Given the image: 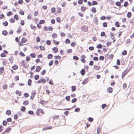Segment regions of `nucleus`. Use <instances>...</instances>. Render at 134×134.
I'll list each match as a JSON object with an SVG mask.
<instances>
[{
	"mask_svg": "<svg viewBox=\"0 0 134 134\" xmlns=\"http://www.w3.org/2000/svg\"><path fill=\"white\" fill-rule=\"evenodd\" d=\"M41 69V67L40 66H37L35 71L37 72H39Z\"/></svg>",
	"mask_w": 134,
	"mask_h": 134,
	"instance_id": "6e6552de",
	"label": "nucleus"
},
{
	"mask_svg": "<svg viewBox=\"0 0 134 134\" xmlns=\"http://www.w3.org/2000/svg\"><path fill=\"white\" fill-rule=\"evenodd\" d=\"M98 4V2L96 1H92V5H97Z\"/></svg>",
	"mask_w": 134,
	"mask_h": 134,
	"instance_id": "79ce46f5",
	"label": "nucleus"
},
{
	"mask_svg": "<svg viewBox=\"0 0 134 134\" xmlns=\"http://www.w3.org/2000/svg\"><path fill=\"white\" fill-rule=\"evenodd\" d=\"M45 22V21L44 20H41L40 21L39 23L40 24H43Z\"/></svg>",
	"mask_w": 134,
	"mask_h": 134,
	"instance_id": "bf43d9fd",
	"label": "nucleus"
},
{
	"mask_svg": "<svg viewBox=\"0 0 134 134\" xmlns=\"http://www.w3.org/2000/svg\"><path fill=\"white\" fill-rule=\"evenodd\" d=\"M30 55L32 58H34L36 57V54L35 53H31Z\"/></svg>",
	"mask_w": 134,
	"mask_h": 134,
	"instance_id": "aec40b11",
	"label": "nucleus"
},
{
	"mask_svg": "<svg viewBox=\"0 0 134 134\" xmlns=\"http://www.w3.org/2000/svg\"><path fill=\"white\" fill-rule=\"evenodd\" d=\"M86 9V8L84 7L83 6H82L81 7V10L82 12H84Z\"/></svg>",
	"mask_w": 134,
	"mask_h": 134,
	"instance_id": "cd10ccee",
	"label": "nucleus"
},
{
	"mask_svg": "<svg viewBox=\"0 0 134 134\" xmlns=\"http://www.w3.org/2000/svg\"><path fill=\"white\" fill-rule=\"evenodd\" d=\"M91 11L93 13H94L96 12V8L95 7H93L92 8Z\"/></svg>",
	"mask_w": 134,
	"mask_h": 134,
	"instance_id": "393cba45",
	"label": "nucleus"
},
{
	"mask_svg": "<svg viewBox=\"0 0 134 134\" xmlns=\"http://www.w3.org/2000/svg\"><path fill=\"white\" fill-rule=\"evenodd\" d=\"M27 41V40L25 38L23 37L21 39V42L22 43H25Z\"/></svg>",
	"mask_w": 134,
	"mask_h": 134,
	"instance_id": "f8f14e48",
	"label": "nucleus"
},
{
	"mask_svg": "<svg viewBox=\"0 0 134 134\" xmlns=\"http://www.w3.org/2000/svg\"><path fill=\"white\" fill-rule=\"evenodd\" d=\"M115 25L117 27H119L120 26L119 23L118 21H116L115 23Z\"/></svg>",
	"mask_w": 134,
	"mask_h": 134,
	"instance_id": "c85d7f7f",
	"label": "nucleus"
},
{
	"mask_svg": "<svg viewBox=\"0 0 134 134\" xmlns=\"http://www.w3.org/2000/svg\"><path fill=\"white\" fill-rule=\"evenodd\" d=\"M130 70V68H129L128 70L127 69L124 71L123 72H122V79L127 74Z\"/></svg>",
	"mask_w": 134,
	"mask_h": 134,
	"instance_id": "f257e3e1",
	"label": "nucleus"
},
{
	"mask_svg": "<svg viewBox=\"0 0 134 134\" xmlns=\"http://www.w3.org/2000/svg\"><path fill=\"white\" fill-rule=\"evenodd\" d=\"M77 100V99L76 98H75L71 100V102L72 103H74Z\"/></svg>",
	"mask_w": 134,
	"mask_h": 134,
	"instance_id": "c03bdc74",
	"label": "nucleus"
},
{
	"mask_svg": "<svg viewBox=\"0 0 134 134\" xmlns=\"http://www.w3.org/2000/svg\"><path fill=\"white\" fill-rule=\"evenodd\" d=\"M82 30L85 32H86L87 31L88 27L86 26H83L81 27Z\"/></svg>",
	"mask_w": 134,
	"mask_h": 134,
	"instance_id": "20e7f679",
	"label": "nucleus"
},
{
	"mask_svg": "<svg viewBox=\"0 0 134 134\" xmlns=\"http://www.w3.org/2000/svg\"><path fill=\"white\" fill-rule=\"evenodd\" d=\"M104 58V57L102 55H101L99 57V60H103Z\"/></svg>",
	"mask_w": 134,
	"mask_h": 134,
	"instance_id": "a18cd8bd",
	"label": "nucleus"
},
{
	"mask_svg": "<svg viewBox=\"0 0 134 134\" xmlns=\"http://www.w3.org/2000/svg\"><path fill=\"white\" fill-rule=\"evenodd\" d=\"M4 71V68L3 67H2L0 68V72L2 74L3 73Z\"/></svg>",
	"mask_w": 134,
	"mask_h": 134,
	"instance_id": "a19ab883",
	"label": "nucleus"
},
{
	"mask_svg": "<svg viewBox=\"0 0 134 134\" xmlns=\"http://www.w3.org/2000/svg\"><path fill=\"white\" fill-rule=\"evenodd\" d=\"M28 113L29 114L33 115L34 114V111L32 110H29L28 111Z\"/></svg>",
	"mask_w": 134,
	"mask_h": 134,
	"instance_id": "69168bd1",
	"label": "nucleus"
},
{
	"mask_svg": "<svg viewBox=\"0 0 134 134\" xmlns=\"http://www.w3.org/2000/svg\"><path fill=\"white\" fill-rule=\"evenodd\" d=\"M89 77H88L86 79H85L82 82V84L83 85H85L87 83L88 81Z\"/></svg>",
	"mask_w": 134,
	"mask_h": 134,
	"instance_id": "39448f33",
	"label": "nucleus"
},
{
	"mask_svg": "<svg viewBox=\"0 0 134 134\" xmlns=\"http://www.w3.org/2000/svg\"><path fill=\"white\" fill-rule=\"evenodd\" d=\"M71 89L72 91H74L76 89V88L75 86H73L71 87Z\"/></svg>",
	"mask_w": 134,
	"mask_h": 134,
	"instance_id": "c756f323",
	"label": "nucleus"
},
{
	"mask_svg": "<svg viewBox=\"0 0 134 134\" xmlns=\"http://www.w3.org/2000/svg\"><path fill=\"white\" fill-rule=\"evenodd\" d=\"M70 41L69 39L68 38H67L65 40V43L67 44H69L70 43Z\"/></svg>",
	"mask_w": 134,
	"mask_h": 134,
	"instance_id": "8fccbe9b",
	"label": "nucleus"
},
{
	"mask_svg": "<svg viewBox=\"0 0 134 134\" xmlns=\"http://www.w3.org/2000/svg\"><path fill=\"white\" fill-rule=\"evenodd\" d=\"M93 120V119L91 117H89L88 118V121L90 122H92Z\"/></svg>",
	"mask_w": 134,
	"mask_h": 134,
	"instance_id": "09e8293b",
	"label": "nucleus"
},
{
	"mask_svg": "<svg viewBox=\"0 0 134 134\" xmlns=\"http://www.w3.org/2000/svg\"><path fill=\"white\" fill-rule=\"evenodd\" d=\"M40 48L41 51H45V48L44 47L42 46H40L39 47Z\"/></svg>",
	"mask_w": 134,
	"mask_h": 134,
	"instance_id": "6ab92c4d",
	"label": "nucleus"
},
{
	"mask_svg": "<svg viewBox=\"0 0 134 134\" xmlns=\"http://www.w3.org/2000/svg\"><path fill=\"white\" fill-rule=\"evenodd\" d=\"M52 50L55 53H57L58 51V48L56 47L53 48L52 49Z\"/></svg>",
	"mask_w": 134,
	"mask_h": 134,
	"instance_id": "0eeeda50",
	"label": "nucleus"
},
{
	"mask_svg": "<svg viewBox=\"0 0 134 134\" xmlns=\"http://www.w3.org/2000/svg\"><path fill=\"white\" fill-rule=\"evenodd\" d=\"M9 21L11 23H14L15 22V20L13 18H12L9 20Z\"/></svg>",
	"mask_w": 134,
	"mask_h": 134,
	"instance_id": "13d9d810",
	"label": "nucleus"
},
{
	"mask_svg": "<svg viewBox=\"0 0 134 134\" xmlns=\"http://www.w3.org/2000/svg\"><path fill=\"white\" fill-rule=\"evenodd\" d=\"M53 57V55L52 54H49L47 55V58L48 59H52Z\"/></svg>",
	"mask_w": 134,
	"mask_h": 134,
	"instance_id": "4468645a",
	"label": "nucleus"
},
{
	"mask_svg": "<svg viewBox=\"0 0 134 134\" xmlns=\"http://www.w3.org/2000/svg\"><path fill=\"white\" fill-rule=\"evenodd\" d=\"M32 80L31 79H29L27 82V84L28 85L30 86L31 85V83L32 82Z\"/></svg>",
	"mask_w": 134,
	"mask_h": 134,
	"instance_id": "b1692460",
	"label": "nucleus"
},
{
	"mask_svg": "<svg viewBox=\"0 0 134 134\" xmlns=\"http://www.w3.org/2000/svg\"><path fill=\"white\" fill-rule=\"evenodd\" d=\"M26 108V107L24 106H23L20 109V110L24 112L25 111Z\"/></svg>",
	"mask_w": 134,
	"mask_h": 134,
	"instance_id": "4be33fe9",
	"label": "nucleus"
},
{
	"mask_svg": "<svg viewBox=\"0 0 134 134\" xmlns=\"http://www.w3.org/2000/svg\"><path fill=\"white\" fill-rule=\"evenodd\" d=\"M30 57L29 56H27L26 57V60L27 61H29L30 59Z\"/></svg>",
	"mask_w": 134,
	"mask_h": 134,
	"instance_id": "de8ad7c7",
	"label": "nucleus"
},
{
	"mask_svg": "<svg viewBox=\"0 0 134 134\" xmlns=\"http://www.w3.org/2000/svg\"><path fill=\"white\" fill-rule=\"evenodd\" d=\"M94 22L97 25L98 24V19L97 17H96L94 18Z\"/></svg>",
	"mask_w": 134,
	"mask_h": 134,
	"instance_id": "473e14b6",
	"label": "nucleus"
},
{
	"mask_svg": "<svg viewBox=\"0 0 134 134\" xmlns=\"http://www.w3.org/2000/svg\"><path fill=\"white\" fill-rule=\"evenodd\" d=\"M2 24L5 26H7L8 25V23L7 21H5V22L3 23Z\"/></svg>",
	"mask_w": 134,
	"mask_h": 134,
	"instance_id": "72a5a7b5",
	"label": "nucleus"
},
{
	"mask_svg": "<svg viewBox=\"0 0 134 134\" xmlns=\"http://www.w3.org/2000/svg\"><path fill=\"white\" fill-rule=\"evenodd\" d=\"M23 104L25 105H27L29 104V102L27 100L24 101L23 102Z\"/></svg>",
	"mask_w": 134,
	"mask_h": 134,
	"instance_id": "9b49d317",
	"label": "nucleus"
},
{
	"mask_svg": "<svg viewBox=\"0 0 134 134\" xmlns=\"http://www.w3.org/2000/svg\"><path fill=\"white\" fill-rule=\"evenodd\" d=\"M45 102V101L44 100H41L40 101L38 102L43 105V104L44 103V102Z\"/></svg>",
	"mask_w": 134,
	"mask_h": 134,
	"instance_id": "338daca9",
	"label": "nucleus"
},
{
	"mask_svg": "<svg viewBox=\"0 0 134 134\" xmlns=\"http://www.w3.org/2000/svg\"><path fill=\"white\" fill-rule=\"evenodd\" d=\"M113 88L111 87L108 88L107 89V92L109 93H111L113 92Z\"/></svg>",
	"mask_w": 134,
	"mask_h": 134,
	"instance_id": "423d86ee",
	"label": "nucleus"
},
{
	"mask_svg": "<svg viewBox=\"0 0 134 134\" xmlns=\"http://www.w3.org/2000/svg\"><path fill=\"white\" fill-rule=\"evenodd\" d=\"M14 18L15 19L17 20H18L19 19V18L18 17V15L17 14L15 15L14 16Z\"/></svg>",
	"mask_w": 134,
	"mask_h": 134,
	"instance_id": "ea45409f",
	"label": "nucleus"
},
{
	"mask_svg": "<svg viewBox=\"0 0 134 134\" xmlns=\"http://www.w3.org/2000/svg\"><path fill=\"white\" fill-rule=\"evenodd\" d=\"M73 59L75 60H78L79 59V58L78 57L76 56H74L73 57Z\"/></svg>",
	"mask_w": 134,
	"mask_h": 134,
	"instance_id": "6e6d98bb",
	"label": "nucleus"
},
{
	"mask_svg": "<svg viewBox=\"0 0 134 134\" xmlns=\"http://www.w3.org/2000/svg\"><path fill=\"white\" fill-rule=\"evenodd\" d=\"M52 36L53 39L57 37V35L56 34L54 33L52 35Z\"/></svg>",
	"mask_w": 134,
	"mask_h": 134,
	"instance_id": "5701e85b",
	"label": "nucleus"
},
{
	"mask_svg": "<svg viewBox=\"0 0 134 134\" xmlns=\"http://www.w3.org/2000/svg\"><path fill=\"white\" fill-rule=\"evenodd\" d=\"M128 4H129V3H128V2L127 1H126L124 3V6L125 7H126L127 6Z\"/></svg>",
	"mask_w": 134,
	"mask_h": 134,
	"instance_id": "f704fd0d",
	"label": "nucleus"
},
{
	"mask_svg": "<svg viewBox=\"0 0 134 134\" xmlns=\"http://www.w3.org/2000/svg\"><path fill=\"white\" fill-rule=\"evenodd\" d=\"M26 63L24 62V61L23 60L21 62V64L22 66L25 68H28V65L25 64Z\"/></svg>",
	"mask_w": 134,
	"mask_h": 134,
	"instance_id": "7ed1b4c3",
	"label": "nucleus"
},
{
	"mask_svg": "<svg viewBox=\"0 0 134 134\" xmlns=\"http://www.w3.org/2000/svg\"><path fill=\"white\" fill-rule=\"evenodd\" d=\"M13 13L11 11L9 12L7 14V15L8 16H9L10 15H12Z\"/></svg>",
	"mask_w": 134,
	"mask_h": 134,
	"instance_id": "e433bc0d",
	"label": "nucleus"
},
{
	"mask_svg": "<svg viewBox=\"0 0 134 134\" xmlns=\"http://www.w3.org/2000/svg\"><path fill=\"white\" fill-rule=\"evenodd\" d=\"M66 3L65 2H63L62 4V6L63 7H64L66 5Z\"/></svg>",
	"mask_w": 134,
	"mask_h": 134,
	"instance_id": "680f3d73",
	"label": "nucleus"
},
{
	"mask_svg": "<svg viewBox=\"0 0 134 134\" xmlns=\"http://www.w3.org/2000/svg\"><path fill=\"white\" fill-rule=\"evenodd\" d=\"M60 18L59 17H57L56 18L57 21L59 23H60L61 20H60Z\"/></svg>",
	"mask_w": 134,
	"mask_h": 134,
	"instance_id": "774afa93",
	"label": "nucleus"
},
{
	"mask_svg": "<svg viewBox=\"0 0 134 134\" xmlns=\"http://www.w3.org/2000/svg\"><path fill=\"white\" fill-rule=\"evenodd\" d=\"M70 96H67L65 97V99L67 101H70Z\"/></svg>",
	"mask_w": 134,
	"mask_h": 134,
	"instance_id": "2f4dec72",
	"label": "nucleus"
},
{
	"mask_svg": "<svg viewBox=\"0 0 134 134\" xmlns=\"http://www.w3.org/2000/svg\"><path fill=\"white\" fill-rule=\"evenodd\" d=\"M54 58L55 59H60L61 58V57L59 55H55L54 56Z\"/></svg>",
	"mask_w": 134,
	"mask_h": 134,
	"instance_id": "c9c22d12",
	"label": "nucleus"
},
{
	"mask_svg": "<svg viewBox=\"0 0 134 134\" xmlns=\"http://www.w3.org/2000/svg\"><path fill=\"white\" fill-rule=\"evenodd\" d=\"M132 16V14L130 12H128L127 14V18H130Z\"/></svg>",
	"mask_w": 134,
	"mask_h": 134,
	"instance_id": "2eb2a0df",
	"label": "nucleus"
},
{
	"mask_svg": "<svg viewBox=\"0 0 134 134\" xmlns=\"http://www.w3.org/2000/svg\"><path fill=\"white\" fill-rule=\"evenodd\" d=\"M94 68L96 70H98L100 69V67L99 66H98L97 65H94Z\"/></svg>",
	"mask_w": 134,
	"mask_h": 134,
	"instance_id": "f3484780",
	"label": "nucleus"
},
{
	"mask_svg": "<svg viewBox=\"0 0 134 134\" xmlns=\"http://www.w3.org/2000/svg\"><path fill=\"white\" fill-rule=\"evenodd\" d=\"M100 36L102 37L105 36V32L104 31L102 32L100 34Z\"/></svg>",
	"mask_w": 134,
	"mask_h": 134,
	"instance_id": "3c124183",
	"label": "nucleus"
},
{
	"mask_svg": "<svg viewBox=\"0 0 134 134\" xmlns=\"http://www.w3.org/2000/svg\"><path fill=\"white\" fill-rule=\"evenodd\" d=\"M29 96V94L27 93H25L24 94V96L25 98L28 97Z\"/></svg>",
	"mask_w": 134,
	"mask_h": 134,
	"instance_id": "4d7b16f0",
	"label": "nucleus"
},
{
	"mask_svg": "<svg viewBox=\"0 0 134 134\" xmlns=\"http://www.w3.org/2000/svg\"><path fill=\"white\" fill-rule=\"evenodd\" d=\"M8 32L6 30H3L2 32V34L4 36H6L7 35Z\"/></svg>",
	"mask_w": 134,
	"mask_h": 134,
	"instance_id": "ddd939ff",
	"label": "nucleus"
},
{
	"mask_svg": "<svg viewBox=\"0 0 134 134\" xmlns=\"http://www.w3.org/2000/svg\"><path fill=\"white\" fill-rule=\"evenodd\" d=\"M7 122L6 120H4L2 124L3 126H5L7 125Z\"/></svg>",
	"mask_w": 134,
	"mask_h": 134,
	"instance_id": "37998d69",
	"label": "nucleus"
},
{
	"mask_svg": "<svg viewBox=\"0 0 134 134\" xmlns=\"http://www.w3.org/2000/svg\"><path fill=\"white\" fill-rule=\"evenodd\" d=\"M52 128V126H48L47 127H45L43 128V130H46L48 129H51Z\"/></svg>",
	"mask_w": 134,
	"mask_h": 134,
	"instance_id": "9d476101",
	"label": "nucleus"
},
{
	"mask_svg": "<svg viewBox=\"0 0 134 134\" xmlns=\"http://www.w3.org/2000/svg\"><path fill=\"white\" fill-rule=\"evenodd\" d=\"M40 77V76L38 75H36L34 76V79L35 80H37Z\"/></svg>",
	"mask_w": 134,
	"mask_h": 134,
	"instance_id": "7c9ffc66",
	"label": "nucleus"
},
{
	"mask_svg": "<svg viewBox=\"0 0 134 134\" xmlns=\"http://www.w3.org/2000/svg\"><path fill=\"white\" fill-rule=\"evenodd\" d=\"M102 44H99L96 47L100 49L102 48Z\"/></svg>",
	"mask_w": 134,
	"mask_h": 134,
	"instance_id": "052dcab7",
	"label": "nucleus"
},
{
	"mask_svg": "<svg viewBox=\"0 0 134 134\" xmlns=\"http://www.w3.org/2000/svg\"><path fill=\"white\" fill-rule=\"evenodd\" d=\"M110 34L111 38L112 39H113L114 38H115L114 34L111 32H110Z\"/></svg>",
	"mask_w": 134,
	"mask_h": 134,
	"instance_id": "a211bd4d",
	"label": "nucleus"
},
{
	"mask_svg": "<svg viewBox=\"0 0 134 134\" xmlns=\"http://www.w3.org/2000/svg\"><path fill=\"white\" fill-rule=\"evenodd\" d=\"M13 56H11V58H9L8 59L11 62V63H13Z\"/></svg>",
	"mask_w": 134,
	"mask_h": 134,
	"instance_id": "bb28decb",
	"label": "nucleus"
},
{
	"mask_svg": "<svg viewBox=\"0 0 134 134\" xmlns=\"http://www.w3.org/2000/svg\"><path fill=\"white\" fill-rule=\"evenodd\" d=\"M53 61L51 60L49 63L48 65L49 66H51L53 64Z\"/></svg>",
	"mask_w": 134,
	"mask_h": 134,
	"instance_id": "603ef678",
	"label": "nucleus"
},
{
	"mask_svg": "<svg viewBox=\"0 0 134 134\" xmlns=\"http://www.w3.org/2000/svg\"><path fill=\"white\" fill-rule=\"evenodd\" d=\"M116 5L118 6H121V3L119 2H117L115 3Z\"/></svg>",
	"mask_w": 134,
	"mask_h": 134,
	"instance_id": "5fc2aeb1",
	"label": "nucleus"
},
{
	"mask_svg": "<svg viewBox=\"0 0 134 134\" xmlns=\"http://www.w3.org/2000/svg\"><path fill=\"white\" fill-rule=\"evenodd\" d=\"M12 68L14 70H16L18 69V67L16 65H14L12 66Z\"/></svg>",
	"mask_w": 134,
	"mask_h": 134,
	"instance_id": "dca6fc26",
	"label": "nucleus"
},
{
	"mask_svg": "<svg viewBox=\"0 0 134 134\" xmlns=\"http://www.w3.org/2000/svg\"><path fill=\"white\" fill-rule=\"evenodd\" d=\"M46 43L48 45H50L51 44V41L49 40H47Z\"/></svg>",
	"mask_w": 134,
	"mask_h": 134,
	"instance_id": "0e129e2a",
	"label": "nucleus"
},
{
	"mask_svg": "<svg viewBox=\"0 0 134 134\" xmlns=\"http://www.w3.org/2000/svg\"><path fill=\"white\" fill-rule=\"evenodd\" d=\"M127 54V52L125 50L123 51L122 53V55H126Z\"/></svg>",
	"mask_w": 134,
	"mask_h": 134,
	"instance_id": "a878e982",
	"label": "nucleus"
},
{
	"mask_svg": "<svg viewBox=\"0 0 134 134\" xmlns=\"http://www.w3.org/2000/svg\"><path fill=\"white\" fill-rule=\"evenodd\" d=\"M6 114L7 115H10L11 114V112L10 110H8L6 111Z\"/></svg>",
	"mask_w": 134,
	"mask_h": 134,
	"instance_id": "412c9836",
	"label": "nucleus"
},
{
	"mask_svg": "<svg viewBox=\"0 0 134 134\" xmlns=\"http://www.w3.org/2000/svg\"><path fill=\"white\" fill-rule=\"evenodd\" d=\"M76 44V42H73L71 44V46L74 47L75 46V45Z\"/></svg>",
	"mask_w": 134,
	"mask_h": 134,
	"instance_id": "e2e57ef3",
	"label": "nucleus"
},
{
	"mask_svg": "<svg viewBox=\"0 0 134 134\" xmlns=\"http://www.w3.org/2000/svg\"><path fill=\"white\" fill-rule=\"evenodd\" d=\"M1 56L2 57H4L6 56V55L3 53H2L1 54Z\"/></svg>",
	"mask_w": 134,
	"mask_h": 134,
	"instance_id": "49530a36",
	"label": "nucleus"
},
{
	"mask_svg": "<svg viewBox=\"0 0 134 134\" xmlns=\"http://www.w3.org/2000/svg\"><path fill=\"white\" fill-rule=\"evenodd\" d=\"M19 76L18 75L16 76L14 78V80L15 81H18L19 80Z\"/></svg>",
	"mask_w": 134,
	"mask_h": 134,
	"instance_id": "4c0bfd02",
	"label": "nucleus"
},
{
	"mask_svg": "<svg viewBox=\"0 0 134 134\" xmlns=\"http://www.w3.org/2000/svg\"><path fill=\"white\" fill-rule=\"evenodd\" d=\"M46 80L45 79H43V78H41L37 81V83H42L43 84H44L46 83Z\"/></svg>",
	"mask_w": 134,
	"mask_h": 134,
	"instance_id": "f03ea898",
	"label": "nucleus"
},
{
	"mask_svg": "<svg viewBox=\"0 0 134 134\" xmlns=\"http://www.w3.org/2000/svg\"><path fill=\"white\" fill-rule=\"evenodd\" d=\"M53 42L54 44H56V45H58L59 44V42L58 41H57L55 40L53 41Z\"/></svg>",
	"mask_w": 134,
	"mask_h": 134,
	"instance_id": "58836bf2",
	"label": "nucleus"
},
{
	"mask_svg": "<svg viewBox=\"0 0 134 134\" xmlns=\"http://www.w3.org/2000/svg\"><path fill=\"white\" fill-rule=\"evenodd\" d=\"M19 55L22 57H24L25 56V55L24 54V53H23V52H22L21 51H20L19 53Z\"/></svg>",
	"mask_w": 134,
	"mask_h": 134,
	"instance_id": "864d4df0",
	"label": "nucleus"
},
{
	"mask_svg": "<svg viewBox=\"0 0 134 134\" xmlns=\"http://www.w3.org/2000/svg\"><path fill=\"white\" fill-rule=\"evenodd\" d=\"M80 73L82 76L84 75L85 73V72L84 69H82L80 71Z\"/></svg>",
	"mask_w": 134,
	"mask_h": 134,
	"instance_id": "1a4fd4ad",
	"label": "nucleus"
}]
</instances>
